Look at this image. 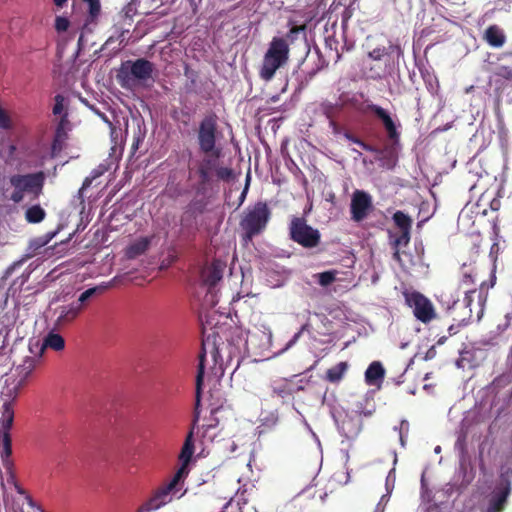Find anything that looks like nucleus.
<instances>
[{
  "mask_svg": "<svg viewBox=\"0 0 512 512\" xmlns=\"http://www.w3.org/2000/svg\"><path fill=\"white\" fill-rule=\"evenodd\" d=\"M289 44L282 37H274L264 55L260 76L269 81L273 78L276 71L284 66L289 58Z\"/></svg>",
  "mask_w": 512,
  "mask_h": 512,
  "instance_id": "1",
  "label": "nucleus"
},
{
  "mask_svg": "<svg viewBox=\"0 0 512 512\" xmlns=\"http://www.w3.org/2000/svg\"><path fill=\"white\" fill-rule=\"evenodd\" d=\"M41 355L27 356L22 363L15 367L11 375L5 380V386L2 390V396L7 399H15L20 388L24 386L27 379L35 370Z\"/></svg>",
  "mask_w": 512,
  "mask_h": 512,
  "instance_id": "2",
  "label": "nucleus"
},
{
  "mask_svg": "<svg viewBox=\"0 0 512 512\" xmlns=\"http://www.w3.org/2000/svg\"><path fill=\"white\" fill-rule=\"evenodd\" d=\"M270 214V210L264 202H258L245 210L240 226L247 240H251L265 229Z\"/></svg>",
  "mask_w": 512,
  "mask_h": 512,
  "instance_id": "3",
  "label": "nucleus"
},
{
  "mask_svg": "<svg viewBox=\"0 0 512 512\" xmlns=\"http://www.w3.org/2000/svg\"><path fill=\"white\" fill-rule=\"evenodd\" d=\"M272 344V331L265 325L260 324L249 330L244 343V353L251 356L271 358L270 348ZM276 354H273L275 356Z\"/></svg>",
  "mask_w": 512,
  "mask_h": 512,
  "instance_id": "4",
  "label": "nucleus"
},
{
  "mask_svg": "<svg viewBox=\"0 0 512 512\" xmlns=\"http://www.w3.org/2000/svg\"><path fill=\"white\" fill-rule=\"evenodd\" d=\"M6 401L2 406V416L0 418V457L4 462V465L7 469V478L8 480L14 479L16 475L13 473L11 469V464L9 462V457L12 453L11 449V437L9 434L10 429L13 425L14 420V412L9 402L10 399L5 398Z\"/></svg>",
  "mask_w": 512,
  "mask_h": 512,
  "instance_id": "5",
  "label": "nucleus"
},
{
  "mask_svg": "<svg viewBox=\"0 0 512 512\" xmlns=\"http://www.w3.org/2000/svg\"><path fill=\"white\" fill-rule=\"evenodd\" d=\"M152 69V64L144 59L126 62L122 65L117 78L122 87L133 88L138 82L148 80Z\"/></svg>",
  "mask_w": 512,
  "mask_h": 512,
  "instance_id": "6",
  "label": "nucleus"
},
{
  "mask_svg": "<svg viewBox=\"0 0 512 512\" xmlns=\"http://www.w3.org/2000/svg\"><path fill=\"white\" fill-rule=\"evenodd\" d=\"M10 183L14 188L11 194V200L15 203H19L24 199L26 194L37 196L41 192L44 183V174L39 172L27 175H13L10 178Z\"/></svg>",
  "mask_w": 512,
  "mask_h": 512,
  "instance_id": "7",
  "label": "nucleus"
},
{
  "mask_svg": "<svg viewBox=\"0 0 512 512\" xmlns=\"http://www.w3.org/2000/svg\"><path fill=\"white\" fill-rule=\"evenodd\" d=\"M0 493L6 507L20 510L25 504L34 507L31 496L21 487L20 482H0Z\"/></svg>",
  "mask_w": 512,
  "mask_h": 512,
  "instance_id": "8",
  "label": "nucleus"
},
{
  "mask_svg": "<svg viewBox=\"0 0 512 512\" xmlns=\"http://www.w3.org/2000/svg\"><path fill=\"white\" fill-rule=\"evenodd\" d=\"M289 230L291 239L303 247H315L320 241L319 231L309 226L303 218H292Z\"/></svg>",
  "mask_w": 512,
  "mask_h": 512,
  "instance_id": "9",
  "label": "nucleus"
},
{
  "mask_svg": "<svg viewBox=\"0 0 512 512\" xmlns=\"http://www.w3.org/2000/svg\"><path fill=\"white\" fill-rule=\"evenodd\" d=\"M183 484L184 482H168V485L158 489L138 512H151L170 502L173 496L181 497L186 492L183 490Z\"/></svg>",
  "mask_w": 512,
  "mask_h": 512,
  "instance_id": "10",
  "label": "nucleus"
},
{
  "mask_svg": "<svg viewBox=\"0 0 512 512\" xmlns=\"http://www.w3.org/2000/svg\"><path fill=\"white\" fill-rule=\"evenodd\" d=\"M198 142L200 149L205 154H210L218 158L220 149L216 147V120L212 116H208L200 123L198 131Z\"/></svg>",
  "mask_w": 512,
  "mask_h": 512,
  "instance_id": "11",
  "label": "nucleus"
},
{
  "mask_svg": "<svg viewBox=\"0 0 512 512\" xmlns=\"http://www.w3.org/2000/svg\"><path fill=\"white\" fill-rule=\"evenodd\" d=\"M405 301L413 309L415 317L423 323L430 322L435 318V310L429 299L418 292L404 293Z\"/></svg>",
  "mask_w": 512,
  "mask_h": 512,
  "instance_id": "12",
  "label": "nucleus"
},
{
  "mask_svg": "<svg viewBox=\"0 0 512 512\" xmlns=\"http://www.w3.org/2000/svg\"><path fill=\"white\" fill-rule=\"evenodd\" d=\"M194 454V441H193V430H191L183 444L181 452L179 454V467L177 468L175 475L172 480H182L186 478L189 473V464Z\"/></svg>",
  "mask_w": 512,
  "mask_h": 512,
  "instance_id": "13",
  "label": "nucleus"
},
{
  "mask_svg": "<svg viewBox=\"0 0 512 512\" xmlns=\"http://www.w3.org/2000/svg\"><path fill=\"white\" fill-rule=\"evenodd\" d=\"M511 482H499L496 485L488 499V507L484 512H502L505 508L507 498L511 492Z\"/></svg>",
  "mask_w": 512,
  "mask_h": 512,
  "instance_id": "14",
  "label": "nucleus"
},
{
  "mask_svg": "<svg viewBox=\"0 0 512 512\" xmlns=\"http://www.w3.org/2000/svg\"><path fill=\"white\" fill-rule=\"evenodd\" d=\"M371 205V196L362 190H356L353 193L351 200L352 219L355 221H361L364 219L367 216Z\"/></svg>",
  "mask_w": 512,
  "mask_h": 512,
  "instance_id": "15",
  "label": "nucleus"
},
{
  "mask_svg": "<svg viewBox=\"0 0 512 512\" xmlns=\"http://www.w3.org/2000/svg\"><path fill=\"white\" fill-rule=\"evenodd\" d=\"M226 263L221 260H214L211 265L207 266L202 272L204 283L213 288L223 277Z\"/></svg>",
  "mask_w": 512,
  "mask_h": 512,
  "instance_id": "16",
  "label": "nucleus"
},
{
  "mask_svg": "<svg viewBox=\"0 0 512 512\" xmlns=\"http://www.w3.org/2000/svg\"><path fill=\"white\" fill-rule=\"evenodd\" d=\"M81 312V305L71 303L68 305H62L56 308L55 313L57 318L55 320L56 326H63L69 322H72Z\"/></svg>",
  "mask_w": 512,
  "mask_h": 512,
  "instance_id": "17",
  "label": "nucleus"
},
{
  "mask_svg": "<svg viewBox=\"0 0 512 512\" xmlns=\"http://www.w3.org/2000/svg\"><path fill=\"white\" fill-rule=\"evenodd\" d=\"M254 489V485L250 483H244L242 486H239L231 495L224 496L225 499H229L225 505L223 506L222 511L220 512H226V509L231 504L234 498H237L238 505H244L247 504L249 501L248 496L251 494V492Z\"/></svg>",
  "mask_w": 512,
  "mask_h": 512,
  "instance_id": "18",
  "label": "nucleus"
},
{
  "mask_svg": "<svg viewBox=\"0 0 512 512\" xmlns=\"http://www.w3.org/2000/svg\"><path fill=\"white\" fill-rule=\"evenodd\" d=\"M369 110L382 121L389 137L395 138L397 136L396 125L390 114L378 105H370Z\"/></svg>",
  "mask_w": 512,
  "mask_h": 512,
  "instance_id": "19",
  "label": "nucleus"
},
{
  "mask_svg": "<svg viewBox=\"0 0 512 512\" xmlns=\"http://www.w3.org/2000/svg\"><path fill=\"white\" fill-rule=\"evenodd\" d=\"M151 237H139L131 242L125 249V256L128 259H135L144 254L149 248Z\"/></svg>",
  "mask_w": 512,
  "mask_h": 512,
  "instance_id": "20",
  "label": "nucleus"
},
{
  "mask_svg": "<svg viewBox=\"0 0 512 512\" xmlns=\"http://www.w3.org/2000/svg\"><path fill=\"white\" fill-rule=\"evenodd\" d=\"M385 370L380 362H372L365 372V381L369 385H374L384 378Z\"/></svg>",
  "mask_w": 512,
  "mask_h": 512,
  "instance_id": "21",
  "label": "nucleus"
},
{
  "mask_svg": "<svg viewBox=\"0 0 512 512\" xmlns=\"http://www.w3.org/2000/svg\"><path fill=\"white\" fill-rule=\"evenodd\" d=\"M485 39L493 47H501L505 43V34L498 26H490L485 32Z\"/></svg>",
  "mask_w": 512,
  "mask_h": 512,
  "instance_id": "22",
  "label": "nucleus"
},
{
  "mask_svg": "<svg viewBox=\"0 0 512 512\" xmlns=\"http://www.w3.org/2000/svg\"><path fill=\"white\" fill-rule=\"evenodd\" d=\"M65 347V341L63 337L54 332L48 333V335L44 338L42 350L45 348H50L55 351H61Z\"/></svg>",
  "mask_w": 512,
  "mask_h": 512,
  "instance_id": "23",
  "label": "nucleus"
},
{
  "mask_svg": "<svg viewBox=\"0 0 512 512\" xmlns=\"http://www.w3.org/2000/svg\"><path fill=\"white\" fill-rule=\"evenodd\" d=\"M347 369L348 364L346 362H340L327 370L326 379L333 383L338 382L342 379Z\"/></svg>",
  "mask_w": 512,
  "mask_h": 512,
  "instance_id": "24",
  "label": "nucleus"
},
{
  "mask_svg": "<svg viewBox=\"0 0 512 512\" xmlns=\"http://www.w3.org/2000/svg\"><path fill=\"white\" fill-rule=\"evenodd\" d=\"M45 215L46 213L42 207L34 205L26 210L25 218L29 223H39L44 219Z\"/></svg>",
  "mask_w": 512,
  "mask_h": 512,
  "instance_id": "25",
  "label": "nucleus"
},
{
  "mask_svg": "<svg viewBox=\"0 0 512 512\" xmlns=\"http://www.w3.org/2000/svg\"><path fill=\"white\" fill-rule=\"evenodd\" d=\"M338 272L336 270H329L321 273H316L313 275L315 281L319 283L322 287H327L332 284L337 279Z\"/></svg>",
  "mask_w": 512,
  "mask_h": 512,
  "instance_id": "26",
  "label": "nucleus"
},
{
  "mask_svg": "<svg viewBox=\"0 0 512 512\" xmlns=\"http://www.w3.org/2000/svg\"><path fill=\"white\" fill-rule=\"evenodd\" d=\"M496 81H502L512 84V68L508 66H498L494 71Z\"/></svg>",
  "mask_w": 512,
  "mask_h": 512,
  "instance_id": "27",
  "label": "nucleus"
},
{
  "mask_svg": "<svg viewBox=\"0 0 512 512\" xmlns=\"http://www.w3.org/2000/svg\"><path fill=\"white\" fill-rule=\"evenodd\" d=\"M393 220L401 231H410L412 220L403 212L397 211L393 216Z\"/></svg>",
  "mask_w": 512,
  "mask_h": 512,
  "instance_id": "28",
  "label": "nucleus"
},
{
  "mask_svg": "<svg viewBox=\"0 0 512 512\" xmlns=\"http://www.w3.org/2000/svg\"><path fill=\"white\" fill-rule=\"evenodd\" d=\"M56 235V232H48L30 241V248L33 250L40 249L47 245Z\"/></svg>",
  "mask_w": 512,
  "mask_h": 512,
  "instance_id": "29",
  "label": "nucleus"
},
{
  "mask_svg": "<svg viewBox=\"0 0 512 512\" xmlns=\"http://www.w3.org/2000/svg\"><path fill=\"white\" fill-rule=\"evenodd\" d=\"M88 5L89 20L93 22L100 15V0H83Z\"/></svg>",
  "mask_w": 512,
  "mask_h": 512,
  "instance_id": "30",
  "label": "nucleus"
},
{
  "mask_svg": "<svg viewBox=\"0 0 512 512\" xmlns=\"http://www.w3.org/2000/svg\"><path fill=\"white\" fill-rule=\"evenodd\" d=\"M204 361H205V354L202 353L200 355L199 366H198V373H197V377H196L197 402H199L200 391H201L202 382H203Z\"/></svg>",
  "mask_w": 512,
  "mask_h": 512,
  "instance_id": "31",
  "label": "nucleus"
},
{
  "mask_svg": "<svg viewBox=\"0 0 512 512\" xmlns=\"http://www.w3.org/2000/svg\"><path fill=\"white\" fill-rule=\"evenodd\" d=\"M214 167V161L205 160L204 163L200 167V174L203 180H208L210 178V172Z\"/></svg>",
  "mask_w": 512,
  "mask_h": 512,
  "instance_id": "32",
  "label": "nucleus"
},
{
  "mask_svg": "<svg viewBox=\"0 0 512 512\" xmlns=\"http://www.w3.org/2000/svg\"><path fill=\"white\" fill-rule=\"evenodd\" d=\"M70 22L66 17L57 16L55 19V29L57 32H65L69 28Z\"/></svg>",
  "mask_w": 512,
  "mask_h": 512,
  "instance_id": "33",
  "label": "nucleus"
},
{
  "mask_svg": "<svg viewBox=\"0 0 512 512\" xmlns=\"http://www.w3.org/2000/svg\"><path fill=\"white\" fill-rule=\"evenodd\" d=\"M0 128L10 129L12 128V121L7 112L0 107Z\"/></svg>",
  "mask_w": 512,
  "mask_h": 512,
  "instance_id": "34",
  "label": "nucleus"
},
{
  "mask_svg": "<svg viewBox=\"0 0 512 512\" xmlns=\"http://www.w3.org/2000/svg\"><path fill=\"white\" fill-rule=\"evenodd\" d=\"M237 448L238 444L231 439L225 440L221 443V449L227 454L234 453L237 450Z\"/></svg>",
  "mask_w": 512,
  "mask_h": 512,
  "instance_id": "35",
  "label": "nucleus"
},
{
  "mask_svg": "<svg viewBox=\"0 0 512 512\" xmlns=\"http://www.w3.org/2000/svg\"><path fill=\"white\" fill-rule=\"evenodd\" d=\"M96 291H97L96 287L87 289L86 291H84L83 293L80 294V296L78 298V302L76 304H80L82 307L83 304L96 293Z\"/></svg>",
  "mask_w": 512,
  "mask_h": 512,
  "instance_id": "36",
  "label": "nucleus"
},
{
  "mask_svg": "<svg viewBox=\"0 0 512 512\" xmlns=\"http://www.w3.org/2000/svg\"><path fill=\"white\" fill-rule=\"evenodd\" d=\"M64 97L61 96V95H57L55 97V104H54V107H53V113L55 115H59L63 112V109H64Z\"/></svg>",
  "mask_w": 512,
  "mask_h": 512,
  "instance_id": "37",
  "label": "nucleus"
},
{
  "mask_svg": "<svg viewBox=\"0 0 512 512\" xmlns=\"http://www.w3.org/2000/svg\"><path fill=\"white\" fill-rule=\"evenodd\" d=\"M385 54V47H377L369 52V57L373 60H381Z\"/></svg>",
  "mask_w": 512,
  "mask_h": 512,
  "instance_id": "38",
  "label": "nucleus"
},
{
  "mask_svg": "<svg viewBox=\"0 0 512 512\" xmlns=\"http://www.w3.org/2000/svg\"><path fill=\"white\" fill-rule=\"evenodd\" d=\"M307 326H308L307 324L303 325V326L301 327L300 331H299V332H297V333L293 336V338H292V339L287 343L286 347H285L284 349H282L278 354H280V353H282V352H284V351L288 350L289 348H291V347H292V346H293V345L298 341V339H299V337H300L301 333L307 329Z\"/></svg>",
  "mask_w": 512,
  "mask_h": 512,
  "instance_id": "39",
  "label": "nucleus"
},
{
  "mask_svg": "<svg viewBox=\"0 0 512 512\" xmlns=\"http://www.w3.org/2000/svg\"><path fill=\"white\" fill-rule=\"evenodd\" d=\"M410 240V231H401V235L396 238L395 244L397 246L407 245Z\"/></svg>",
  "mask_w": 512,
  "mask_h": 512,
  "instance_id": "40",
  "label": "nucleus"
},
{
  "mask_svg": "<svg viewBox=\"0 0 512 512\" xmlns=\"http://www.w3.org/2000/svg\"><path fill=\"white\" fill-rule=\"evenodd\" d=\"M469 355H470L469 351L462 352L460 359L457 361V366L460 368H465L466 362H469V360H470Z\"/></svg>",
  "mask_w": 512,
  "mask_h": 512,
  "instance_id": "41",
  "label": "nucleus"
},
{
  "mask_svg": "<svg viewBox=\"0 0 512 512\" xmlns=\"http://www.w3.org/2000/svg\"><path fill=\"white\" fill-rule=\"evenodd\" d=\"M216 174L219 178L225 179L229 178L232 174V171L229 168H218L216 169Z\"/></svg>",
  "mask_w": 512,
  "mask_h": 512,
  "instance_id": "42",
  "label": "nucleus"
},
{
  "mask_svg": "<svg viewBox=\"0 0 512 512\" xmlns=\"http://www.w3.org/2000/svg\"><path fill=\"white\" fill-rule=\"evenodd\" d=\"M393 489V484L390 485V482H386V490H387V494L383 495L381 497V500L379 502V504L383 503V502H387L388 501V498H389V494L391 493Z\"/></svg>",
  "mask_w": 512,
  "mask_h": 512,
  "instance_id": "43",
  "label": "nucleus"
},
{
  "mask_svg": "<svg viewBox=\"0 0 512 512\" xmlns=\"http://www.w3.org/2000/svg\"><path fill=\"white\" fill-rule=\"evenodd\" d=\"M341 430L344 432V434L347 437L355 436L357 435L359 429L356 427L354 430L346 429L345 424L343 423Z\"/></svg>",
  "mask_w": 512,
  "mask_h": 512,
  "instance_id": "44",
  "label": "nucleus"
},
{
  "mask_svg": "<svg viewBox=\"0 0 512 512\" xmlns=\"http://www.w3.org/2000/svg\"><path fill=\"white\" fill-rule=\"evenodd\" d=\"M346 137H347L349 140L353 141L354 143H357L358 145H360L361 147H363L365 150L372 151V148H371L370 146H368V145L364 144L362 141L357 140V139H354V138H352V137H351L350 135H348V134H346Z\"/></svg>",
  "mask_w": 512,
  "mask_h": 512,
  "instance_id": "45",
  "label": "nucleus"
},
{
  "mask_svg": "<svg viewBox=\"0 0 512 512\" xmlns=\"http://www.w3.org/2000/svg\"><path fill=\"white\" fill-rule=\"evenodd\" d=\"M304 30V27H292L289 31L288 38H291L293 41V36Z\"/></svg>",
  "mask_w": 512,
  "mask_h": 512,
  "instance_id": "46",
  "label": "nucleus"
},
{
  "mask_svg": "<svg viewBox=\"0 0 512 512\" xmlns=\"http://www.w3.org/2000/svg\"><path fill=\"white\" fill-rule=\"evenodd\" d=\"M408 430V422L406 421H402L401 423V432H400V441H401V444L404 445V436L402 434V430Z\"/></svg>",
  "mask_w": 512,
  "mask_h": 512,
  "instance_id": "47",
  "label": "nucleus"
},
{
  "mask_svg": "<svg viewBox=\"0 0 512 512\" xmlns=\"http://www.w3.org/2000/svg\"><path fill=\"white\" fill-rule=\"evenodd\" d=\"M102 119H103L106 123H108V125H109V127H110V129H111V136H112V137H114V136L116 135V131H117V130H116V128H115V127L113 126V124H112L110 121H108L104 116H102Z\"/></svg>",
  "mask_w": 512,
  "mask_h": 512,
  "instance_id": "48",
  "label": "nucleus"
},
{
  "mask_svg": "<svg viewBox=\"0 0 512 512\" xmlns=\"http://www.w3.org/2000/svg\"><path fill=\"white\" fill-rule=\"evenodd\" d=\"M490 207H491L492 210H495V211L498 210L499 207H500V201L497 200V199H493L491 201Z\"/></svg>",
  "mask_w": 512,
  "mask_h": 512,
  "instance_id": "49",
  "label": "nucleus"
},
{
  "mask_svg": "<svg viewBox=\"0 0 512 512\" xmlns=\"http://www.w3.org/2000/svg\"><path fill=\"white\" fill-rule=\"evenodd\" d=\"M92 182V179L91 178H86L85 181L83 182V185L80 189V192H82L83 190H85Z\"/></svg>",
  "mask_w": 512,
  "mask_h": 512,
  "instance_id": "50",
  "label": "nucleus"
},
{
  "mask_svg": "<svg viewBox=\"0 0 512 512\" xmlns=\"http://www.w3.org/2000/svg\"><path fill=\"white\" fill-rule=\"evenodd\" d=\"M68 0H53L54 4L58 7V8H62L66 2Z\"/></svg>",
  "mask_w": 512,
  "mask_h": 512,
  "instance_id": "51",
  "label": "nucleus"
},
{
  "mask_svg": "<svg viewBox=\"0 0 512 512\" xmlns=\"http://www.w3.org/2000/svg\"><path fill=\"white\" fill-rule=\"evenodd\" d=\"M471 301H472V300H471V295H470V293L466 292V293H465V298H464V303H465V304H467V305H469V304L471 303Z\"/></svg>",
  "mask_w": 512,
  "mask_h": 512,
  "instance_id": "52",
  "label": "nucleus"
},
{
  "mask_svg": "<svg viewBox=\"0 0 512 512\" xmlns=\"http://www.w3.org/2000/svg\"><path fill=\"white\" fill-rule=\"evenodd\" d=\"M394 258H395L397 261H399V262L401 261L399 251H396V252L394 253Z\"/></svg>",
  "mask_w": 512,
  "mask_h": 512,
  "instance_id": "53",
  "label": "nucleus"
},
{
  "mask_svg": "<svg viewBox=\"0 0 512 512\" xmlns=\"http://www.w3.org/2000/svg\"><path fill=\"white\" fill-rule=\"evenodd\" d=\"M449 332H450L451 335L456 333V329H455L454 325H451L449 327Z\"/></svg>",
  "mask_w": 512,
  "mask_h": 512,
  "instance_id": "54",
  "label": "nucleus"
},
{
  "mask_svg": "<svg viewBox=\"0 0 512 512\" xmlns=\"http://www.w3.org/2000/svg\"><path fill=\"white\" fill-rule=\"evenodd\" d=\"M392 477H395L394 470H390L386 480H390Z\"/></svg>",
  "mask_w": 512,
  "mask_h": 512,
  "instance_id": "55",
  "label": "nucleus"
},
{
  "mask_svg": "<svg viewBox=\"0 0 512 512\" xmlns=\"http://www.w3.org/2000/svg\"><path fill=\"white\" fill-rule=\"evenodd\" d=\"M274 392L279 394V395H282L284 393V391H282V389H277L276 387H274Z\"/></svg>",
  "mask_w": 512,
  "mask_h": 512,
  "instance_id": "56",
  "label": "nucleus"
},
{
  "mask_svg": "<svg viewBox=\"0 0 512 512\" xmlns=\"http://www.w3.org/2000/svg\"><path fill=\"white\" fill-rule=\"evenodd\" d=\"M327 496V493L320 494L319 497L322 501H324L325 497Z\"/></svg>",
  "mask_w": 512,
  "mask_h": 512,
  "instance_id": "57",
  "label": "nucleus"
},
{
  "mask_svg": "<svg viewBox=\"0 0 512 512\" xmlns=\"http://www.w3.org/2000/svg\"><path fill=\"white\" fill-rule=\"evenodd\" d=\"M434 451H435V453H439L441 451V447L440 446H436Z\"/></svg>",
  "mask_w": 512,
  "mask_h": 512,
  "instance_id": "58",
  "label": "nucleus"
},
{
  "mask_svg": "<svg viewBox=\"0 0 512 512\" xmlns=\"http://www.w3.org/2000/svg\"><path fill=\"white\" fill-rule=\"evenodd\" d=\"M304 424H305V426H306L309 430H311L310 426L308 425V423H307L305 420H304Z\"/></svg>",
  "mask_w": 512,
  "mask_h": 512,
  "instance_id": "59",
  "label": "nucleus"
},
{
  "mask_svg": "<svg viewBox=\"0 0 512 512\" xmlns=\"http://www.w3.org/2000/svg\"><path fill=\"white\" fill-rule=\"evenodd\" d=\"M421 483H422V489H424V488H425V486H426V485H425V484H426V482H421Z\"/></svg>",
  "mask_w": 512,
  "mask_h": 512,
  "instance_id": "60",
  "label": "nucleus"
}]
</instances>
